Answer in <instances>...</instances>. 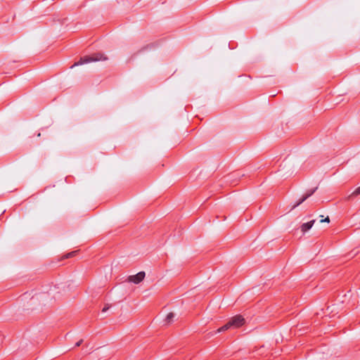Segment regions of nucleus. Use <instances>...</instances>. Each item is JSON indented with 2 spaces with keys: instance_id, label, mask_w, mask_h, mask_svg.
<instances>
[{
  "instance_id": "6",
  "label": "nucleus",
  "mask_w": 360,
  "mask_h": 360,
  "mask_svg": "<svg viewBox=\"0 0 360 360\" xmlns=\"http://www.w3.org/2000/svg\"><path fill=\"white\" fill-rule=\"evenodd\" d=\"M174 317V314L172 312H170L167 315L165 321H167V323H170L172 321Z\"/></svg>"
},
{
  "instance_id": "7",
  "label": "nucleus",
  "mask_w": 360,
  "mask_h": 360,
  "mask_svg": "<svg viewBox=\"0 0 360 360\" xmlns=\"http://www.w3.org/2000/svg\"><path fill=\"white\" fill-rule=\"evenodd\" d=\"M77 252V251L70 252L66 254L65 255H64L63 258L68 259V258L72 257L75 255H76Z\"/></svg>"
},
{
  "instance_id": "2",
  "label": "nucleus",
  "mask_w": 360,
  "mask_h": 360,
  "mask_svg": "<svg viewBox=\"0 0 360 360\" xmlns=\"http://www.w3.org/2000/svg\"><path fill=\"white\" fill-rule=\"evenodd\" d=\"M245 323V319L240 315H236L231 319V320L222 327L217 329V333L225 331L231 327L239 328L242 326Z\"/></svg>"
},
{
  "instance_id": "5",
  "label": "nucleus",
  "mask_w": 360,
  "mask_h": 360,
  "mask_svg": "<svg viewBox=\"0 0 360 360\" xmlns=\"http://www.w3.org/2000/svg\"><path fill=\"white\" fill-rule=\"evenodd\" d=\"M315 221H316V220L313 219L309 222L304 223L303 224H302V226H300L302 232L304 233L305 232L309 231L313 226Z\"/></svg>"
},
{
  "instance_id": "1",
  "label": "nucleus",
  "mask_w": 360,
  "mask_h": 360,
  "mask_svg": "<svg viewBox=\"0 0 360 360\" xmlns=\"http://www.w3.org/2000/svg\"><path fill=\"white\" fill-rule=\"evenodd\" d=\"M108 58L102 53H93L91 56H85L84 57H82L79 61L75 63L72 66L71 68L81 65L83 64H86L91 62H96L100 60H106Z\"/></svg>"
},
{
  "instance_id": "3",
  "label": "nucleus",
  "mask_w": 360,
  "mask_h": 360,
  "mask_svg": "<svg viewBox=\"0 0 360 360\" xmlns=\"http://www.w3.org/2000/svg\"><path fill=\"white\" fill-rule=\"evenodd\" d=\"M146 274L144 271H140L136 275L129 276L127 281L135 284L140 283L145 278Z\"/></svg>"
},
{
  "instance_id": "11",
  "label": "nucleus",
  "mask_w": 360,
  "mask_h": 360,
  "mask_svg": "<svg viewBox=\"0 0 360 360\" xmlns=\"http://www.w3.org/2000/svg\"><path fill=\"white\" fill-rule=\"evenodd\" d=\"M108 309H109V307H103V309H102V311H103V312H105V311H106Z\"/></svg>"
},
{
  "instance_id": "8",
  "label": "nucleus",
  "mask_w": 360,
  "mask_h": 360,
  "mask_svg": "<svg viewBox=\"0 0 360 360\" xmlns=\"http://www.w3.org/2000/svg\"><path fill=\"white\" fill-rule=\"evenodd\" d=\"M360 194V186H359L358 188H356L355 189V191L352 193V195H359Z\"/></svg>"
},
{
  "instance_id": "9",
  "label": "nucleus",
  "mask_w": 360,
  "mask_h": 360,
  "mask_svg": "<svg viewBox=\"0 0 360 360\" xmlns=\"http://www.w3.org/2000/svg\"><path fill=\"white\" fill-rule=\"evenodd\" d=\"M321 222H330V219L328 217H327L326 218H325L324 219H321Z\"/></svg>"
},
{
  "instance_id": "10",
  "label": "nucleus",
  "mask_w": 360,
  "mask_h": 360,
  "mask_svg": "<svg viewBox=\"0 0 360 360\" xmlns=\"http://www.w3.org/2000/svg\"><path fill=\"white\" fill-rule=\"evenodd\" d=\"M83 340H80L79 341H78L76 344H75V346L76 347H79L82 343Z\"/></svg>"
},
{
  "instance_id": "4",
  "label": "nucleus",
  "mask_w": 360,
  "mask_h": 360,
  "mask_svg": "<svg viewBox=\"0 0 360 360\" xmlns=\"http://www.w3.org/2000/svg\"><path fill=\"white\" fill-rule=\"evenodd\" d=\"M317 188H318L317 187H315L314 188L307 191V192L302 195V197L293 205L292 209L299 206L304 201H305L307 198H309L310 196H311L316 192Z\"/></svg>"
}]
</instances>
